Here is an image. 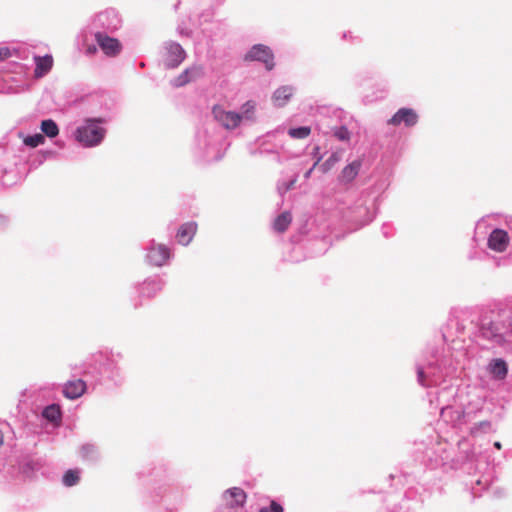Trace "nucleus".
I'll return each mask as SVG.
<instances>
[{
  "mask_svg": "<svg viewBox=\"0 0 512 512\" xmlns=\"http://www.w3.org/2000/svg\"><path fill=\"white\" fill-rule=\"evenodd\" d=\"M501 312H507L509 313V317L507 318L506 320V324L508 326V330H509V333H510V337L512 339V308L511 309H508V310H501Z\"/></svg>",
  "mask_w": 512,
  "mask_h": 512,
  "instance_id": "nucleus-37",
  "label": "nucleus"
},
{
  "mask_svg": "<svg viewBox=\"0 0 512 512\" xmlns=\"http://www.w3.org/2000/svg\"><path fill=\"white\" fill-rule=\"evenodd\" d=\"M3 445V433L0 430V447Z\"/></svg>",
  "mask_w": 512,
  "mask_h": 512,
  "instance_id": "nucleus-46",
  "label": "nucleus"
},
{
  "mask_svg": "<svg viewBox=\"0 0 512 512\" xmlns=\"http://www.w3.org/2000/svg\"><path fill=\"white\" fill-rule=\"evenodd\" d=\"M35 70L34 74L37 78L46 75L53 66V58L51 55L34 56Z\"/></svg>",
  "mask_w": 512,
  "mask_h": 512,
  "instance_id": "nucleus-22",
  "label": "nucleus"
},
{
  "mask_svg": "<svg viewBox=\"0 0 512 512\" xmlns=\"http://www.w3.org/2000/svg\"><path fill=\"white\" fill-rule=\"evenodd\" d=\"M45 137L43 134L36 133L34 135L26 136L23 140V143L31 148L38 147L39 145L44 144Z\"/></svg>",
  "mask_w": 512,
  "mask_h": 512,
  "instance_id": "nucleus-32",
  "label": "nucleus"
},
{
  "mask_svg": "<svg viewBox=\"0 0 512 512\" xmlns=\"http://www.w3.org/2000/svg\"><path fill=\"white\" fill-rule=\"evenodd\" d=\"M291 184L286 187V190H289L291 188Z\"/></svg>",
  "mask_w": 512,
  "mask_h": 512,
  "instance_id": "nucleus-50",
  "label": "nucleus"
},
{
  "mask_svg": "<svg viewBox=\"0 0 512 512\" xmlns=\"http://www.w3.org/2000/svg\"><path fill=\"white\" fill-rule=\"evenodd\" d=\"M8 223V218L3 215V214H0V229L5 227Z\"/></svg>",
  "mask_w": 512,
  "mask_h": 512,
  "instance_id": "nucleus-43",
  "label": "nucleus"
},
{
  "mask_svg": "<svg viewBox=\"0 0 512 512\" xmlns=\"http://www.w3.org/2000/svg\"><path fill=\"white\" fill-rule=\"evenodd\" d=\"M246 498V493L242 488H229L223 492L222 506L216 512H242Z\"/></svg>",
  "mask_w": 512,
  "mask_h": 512,
  "instance_id": "nucleus-10",
  "label": "nucleus"
},
{
  "mask_svg": "<svg viewBox=\"0 0 512 512\" xmlns=\"http://www.w3.org/2000/svg\"><path fill=\"white\" fill-rule=\"evenodd\" d=\"M294 94V87L290 85L281 86L273 93L272 100L275 106L283 107Z\"/></svg>",
  "mask_w": 512,
  "mask_h": 512,
  "instance_id": "nucleus-23",
  "label": "nucleus"
},
{
  "mask_svg": "<svg viewBox=\"0 0 512 512\" xmlns=\"http://www.w3.org/2000/svg\"><path fill=\"white\" fill-rule=\"evenodd\" d=\"M291 184L286 187V190H289L291 188Z\"/></svg>",
  "mask_w": 512,
  "mask_h": 512,
  "instance_id": "nucleus-48",
  "label": "nucleus"
},
{
  "mask_svg": "<svg viewBox=\"0 0 512 512\" xmlns=\"http://www.w3.org/2000/svg\"><path fill=\"white\" fill-rule=\"evenodd\" d=\"M512 241V216H506L500 227H494L488 234L487 247L495 253H504Z\"/></svg>",
  "mask_w": 512,
  "mask_h": 512,
  "instance_id": "nucleus-7",
  "label": "nucleus"
},
{
  "mask_svg": "<svg viewBox=\"0 0 512 512\" xmlns=\"http://www.w3.org/2000/svg\"><path fill=\"white\" fill-rule=\"evenodd\" d=\"M42 416L48 421L56 423L61 420L60 407L57 404L48 405L43 409Z\"/></svg>",
  "mask_w": 512,
  "mask_h": 512,
  "instance_id": "nucleus-27",
  "label": "nucleus"
},
{
  "mask_svg": "<svg viewBox=\"0 0 512 512\" xmlns=\"http://www.w3.org/2000/svg\"><path fill=\"white\" fill-rule=\"evenodd\" d=\"M86 383L81 379L66 382L63 387V395L71 400L81 397L86 391Z\"/></svg>",
  "mask_w": 512,
  "mask_h": 512,
  "instance_id": "nucleus-19",
  "label": "nucleus"
},
{
  "mask_svg": "<svg viewBox=\"0 0 512 512\" xmlns=\"http://www.w3.org/2000/svg\"><path fill=\"white\" fill-rule=\"evenodd\" d=\"M322 157L321 156H318L315 163L312 165V167L307 170L305 173H304V178L307 180L311 177V174L313 172V170L316 168V166L319 164V162L321 161Z\"/></svg>",
  "mask_w": 512,
  "mask_h": 512,
  "instance_id": "nucleus-39",
  "label": "nucleus"
},
{
  "mask_svg": "<svg viewBox=\"0 0 512 512\" xmlns=\"http://www.w3.org/2000/svg\"><path fill=\"white\" fill-rule=\"evenodd\" d=\"M173 257L171 248L165 244L150 240L146 247L145 262L153 267H163Z\"/></svg>",
  "mask_w": 512,
  "mask_h": 512,
  "instance_id": "nucleus-9",
  "label": "nucleus"
},
{
  "mask_svg": "<svg viewBox=\"0 0 512 512\" xmlns=\"http://www.w3.org/2000/svg\"><path fill=\"white\" fill-rule=\"evenodd\" d=\"M122 26V18L115 9H106L95 14L88 24V30L92 35L113 34Z\"/></svg>",
  "mask_w": 512,
  "mask_h": 512,
  "instance_id": "nucleus-6",
  "label": "nucleus"
},
{
  "mask_svg": "<svg viewBox=\"0 0 512 512\" xmlns=\"http://www.w3.org/2000/svg\"><path fill=\"white\" fill-rule=\"evenodd\" d=\"M284 132V128L283 127H278L277 129H275L274 131H271V132H268L266 134V138L267 139H272L274 138L277 134H280V133H283Z\"/></svg>",
  "mask_w": 512,
  "mask_h": 512,
  "instance_id": "nucleus-41",
  "label": "nucleus"
},
{
  "mask_svg": "<svg viewBox=\"0 0 512 512\" xmlns=\"http://www.w3.org/2000/svg\"><path fill=\"white\" fill-rule=\"evenodd\" d=\"M508 317L509 313L507 312L491 311L482 317L479 331L483 338L512 350V339L506 324Z\"/></svg>",
  "mask_w": 512,
  "mask_h": 512,
  "instance_id": "nucleus-1",
  "label": "nucleus"
},
{
  "mask_svg": "<svg viewBox=\"0 0 512 512\" xmlns=\"http://www.w3.org/2000/svg\"><path fill=\"white\" fill-rule=\"evenodd\" d=\"M186 52L183 47L174 41L165 42L162 51L163 65L168 69L178 67L185 59Z\"/></svg>",
  "mask_w": 512,
  "mask_h": 512,
  "instance_id": "nucleus-11",
  "label": "nucleus"
},
{
  "mask_svg": "<svg viewBox=\"0 0 512 512\" xmlns=\"http://www.w3.org/2000/svg\"><path fill=\"white\" fill-rule=\"evenodd\" d=\"M339 160L340 156L337 153H332L320 166L321 171L323 173L328 172Z\"/></svg>",
  "mask_w": 512,
  "mask_h": 512,
  "instance_id": "nucleus-33",
  "label": "nucleus"
},
{
  "mask_svg": "<svg viewBox=\"0 0 512 512\" xmlns=\"http://www.w3.org/2000/svg\"><path fill=\"white\" fill-rule=\"evenodd\" d=\"M424 458L430 462L432 467L446 463L450 458V444L440 439L438 435L433 436L424 450Z\"/></svg>",
  "mask_w": 512,
  "mask_h": 512,
  "instance_id": "nucleus-8",
  "label": "nucleus"
},
{
  "mask_svg": "<svg viewBox=\"0 0 512 512\" xmlns=\"http://www.w3.org/2000/svg\"><path fill=\"white\" fill-rule=\"evenodd\" d=\"M287 133L293 139H306L311 134V128L309 126L290 128Z\"/></svg>",
  "mask_w": 512,
  "mask_h": 512,
  "instance_id": "nucleus-30",
  "label": "nucleus"
},
{
  "mask_svg": "<svg viewBox=\"0 0 512 512\" xmlns=\"http://www.w3.org/2000/svg\"><path fill=\"white\" fill-rule=\"evenodd\" d=\"M486 369L493 379L499 381L504 380L508 374L507 363L501 358L492 359Z\"/></svg>",
  "mask_w": 512,
  "mask_h": 512,
  "instance_id": "nucleus-20",
  "label": "nucleus"
},
{
  "mask_svg": "<svg viewBox=\"0 0 512 512\" xmlns=\"http://www.w3.org/2000/svg\"><path fill=\"white\" fill-rule=\"evenodd\" d=\"M361 165L362 163L360 160H354L353 162L346 165L341 171L339 180L344 183L353 181L358 175Z\"/></svg>",
  "mask_w": 512,
  "mask_h": 512,
  "instance_id": "nucleus-25",
  "label": "nucleus"
},
{
  "mask_svg": "<svg viewBox=\"0 0 512 512\" xmlns=\"http://www.w3.org/2000/svg\"><path fill=\"white\" fill-rule=\"evenodd\" d=\"M223 136L215 128L205 126L199 129L195 135L193 153L196 157L206 160H217L221 158V144Z\"/></svg>",
  "mask_w": 512,
  "mask_h": 512,
  "instance_id": "nucleus-4",
  "label": "nucleus"
},
{
  "mask_svg": "<svg viewBox=\"0 0 512 512\" xmlns=\"http://www.w3.org/2000/svg\"><path fill=\"white\" fill-rule=\"evenodd\" d=\"M342 39L345 41H355L357 39L356 36L353 35L351 31H345L342 33Z\"/></svg>",
  "mask_w": 512,
  "mask_h": 512,
  "instance_id": "nucleus-40",
  "label": "nucleus"
},
{
  "mask_svg": "<svg viewBox=\"0 0 512 512\" xmlns=\"http://www.w3.org/2000/svg\"><path fill=\"white\" fill-rule=\"evenodd\" d=\"M11 57V50L8 47H0V60Z\"/></svg>",
  "mask_w": 512,
  "mask_h": 512,
  "instance_id": "nucleus-38",
  "label": "nucleus"
},
{
  "mask_svg": "<svg viewBox=\"0 0 512 512\" xmlns=\"http://www.w3.org/2000/svg\"><path fill=\"white\" fill-rule=\"evenodd\" d=\"M80 480V471L79 470H68L65 472L62 478V482L66 487H72L76 485Z\"/></svg>",
  "mask_w": 512,
  "mask_h": 512,
  "instance_id": "nucleus-31",
  "label": "nucleus"
},
{
  "mask_svg": "<svg viewBox=\"0 0 512 512\" xmlns=\"http://www.w3.org/2000/svg\"><path fill=\"white\" fill-rule=\"evenodd\" d=\"M292 221L290 212L281 213L274 221L273 228L277 232H284L289 227Z\"/></svg>",
  "mask_w": 512,
  "mask_h": 512,
  "instance_id": "nucleus-28",
  "label": "nucleus"
},
{
  "mask_svg": "<svg viewBox=\"0 0 512 512\" xmlns=\"http://www.w3.org/2000/svg\"><path fill=\"white\" fill-rule=\"evenodd\" d=\"M99 50V47L98 45H94V44H87L85 45V48H84V54L86 56H94Z\"/></svg>",
  "mask_w": 512,
  "mask_h": 512,
  "instance_id": "nucleus-36",
  "label": "nucleus"
},
{
  "mask_svg": "<svg viewBox=\"0 0 512 512\" xmlns=\"http://www.w3.org/2000/svg\"><path fill=\"white\" fill-rule=\"evenodd\" d=\"M204 75V68L201 65H192L186 68L181 74L172 80L174 87H182L192 81L201 78Z\"/></svg>",
  "mask_w": 512,
  "mask_h": 512,
  "instance_id": "nucleus-17",
  "label": "nucleus"
},
{
  "mask_svg": "<svg viewBox=\"0 0 512 512\" xmlns=\"http://www.w3.org/2000/svg\"><path fill=\"white\" fill-rule=\"evenodd\" d=\"M79 457L85 462H96L99 459V449L94 443H84L78 449Z\"/></svg>",
  "mask_w": 512,
  "mask_h": 512,
  "instance_id": "nucleus-24",
  "label": "nucleus"
},
{
  "mask_svg": "<svg viewBox=\"0 0 512 512\" xmlns=\"http://www.w3.org/2000/svg\"><path fill=\"white\" fill-rule=\"evenodd\" d=\"M373 218H374L373 216H369V217H368V218H367V219L362 223V225H366V224L370 223V222L373 220Z\"/></svg>",
  "mask_w": 512,
  "mask_h": 512,
  "instance_id": "nucleus-44",
  "label": "nucleus"
},
{
  "mask_svg": "<svg viewBox=\"0 0 512 512\" xmlns=\"http://www.w3.org/2000/svg\"><path fill=\"white\" fill-rule=\"evenodd\" d=\"M214 120L226 130H234L242 125L256 122V103L252 100L245 102L239 111L227 110L221 105L212 108Z\"/></svg>",
  "mask_w": 512,
  "mask_h": 512,
  "instance_id": "nucleus-2",
  "label": "nucleus"
},
{
  "mask_svg": "<svg viewBox=\"0 0 512 512\" xmlns=\"http://www.w3.org/2000/svg\"><path fill=\"white\" fill-rule=\"evenodd\" d=\"M334 135L341 141H348L350 139V131L345 126H341L334 131Z\"/></svg>",
  "mask_w": 512,
  "mask_h": 512,
  "instance_id": "nucleus-34",
  "label": "nucleus"
},
{
  "mask_svg": "<svg viewBox=\"0 0 512 512\" xmlns=\"http://www.w3.org/2000/svg\"><path fill=\"white\" fill-rule=\"evenodd\" d=\"M452 368V361L438 353L432 354L425 364L416 365L417 382L422 387H432L441 383Z\"/></svg>",
  "mask_w": 512,
  "mask_h": 512,
  "instance_id": "nucleus-3",
  "label": "nucleus"
},
{
  "mask_svg": "<svg viewBox=\"0 0 512 512\" xmlns=\"http://www.w3.org/2000/svg\"><path fill=\"white\" fill-rule=\"evenodd\" d=\"M165 282L159 277L148 278L138 287L140 296L152 298L156 296L164 287Z\"/></svg>",
  "mask_w": 512,
  "mask_h": 512,
  "instance_id": "nucleus-18",
  "label": "nucleus"
},
{
  "mask_svg": "<svg viewBox=\"0 0 512 512\" xmlns=\"http://www.w3.org/2000/svg\"><path fill=\"white\" fill-rule=\"evenodd\" d=\"M259 512H283V507L279 503L272 501L269 506L261 508Z\"/></svg>",
  "mask_w": 512,
  "mask_h": 512,
  "instance_id": "nucleus-35",
  "label": "nucleus"
},
{
  "mask_svg": "<svg viewBox=\"0 0 512 512\" xmlns=\"http://www.w3.org/2000/svg\"><path fill=\"white\" fill-rule=\"evenodd\" d=\"M103 123V119L100 118L85 119L74 132L75 140L87 148L100 145L106 135Z\"/></svg>",
  "mask_w": 512,
  "mask_h": 512,
  "instance_id": "nucleus-5",
  "label": "nucleus"
},
{
  "mask_svg": "<svg viewBox=\"0 0 512 512\" xmlns=\"http://www.w3.org/2000/svg\"><path fill=\"white\" fill-rule=\"evenodd\" d=\"M33 470V467L31 466L30 463H26L24 466H23V473L26 475V476H30V473L31 471Z\"/></svg>",
  "mask_w": 512,
  "mask_h": 512,
  "instance_id": "nucleus-42",
  "label": "nucleus"
},
{
  "mask_svg": "<svg viewBox=\"0 0 512 512\" xmlns=\"http://www.w3.org/2000/svg\"><path fill=\"white\" fill-rule=\"evenodd\" d=\"M246 59L263 62L267 70L274 67L273 53L268 46L263 44L254 45L246 54Z\"/></svg>",
  "mask_w": 512,
  "mask_h": 512,
  "instance_id": "nucleus-14",
  "label": "nucleus"
},
{
  "mask_svg": "<svg viewBox=\"0 0 512 512\" xmlns=\"http://www.w3.org/2000/svg\"><path fill=\"white\" fill-rule=\"evenodd\" d=\"M196 231L197 224L195 222H187L182 224L176 234L178 243L187 246L192 241Z\"/></svg>",
  "mask_w": 512,
  "mask_h": 512,
  "instance_id": "nucleus-21",
  "label": "nucleus"
},
{
  "mask_svg": "<svg viewBox=\"0 0 512 512\" xmlns=\"http://www.w3.org/2000/svg\"><path fill=\"white\" fill-rule=\"evenodd\" d=\"M418 121L419 115L414 109L403 107L398 109L387 123L392 126L403 125L406 128H411L414 127Z\"/></svg>",
  "mask_w": 512,
  "mask_h": 512,
  "instance_id": "nucleus-13",
  "label": "nucleus"
},
{
  "mask_svg": "<svg viewBox=\"0 0 512 512\" xmlns=\"http://www.w3.org/2000/svg\"><path fill=\"white\" fill-rule=\"evenodd\" d=\"M440 417L446 423L451 424L453 427L462 428L464 425H467L465 420V416L461 408H456L453 406H445L441 408Z\"/></svg>",
  "mask_w": 512,
  "mask_h": 512,
  "instance_id": "nucleus-16",
  "label": "nucleus"
},
{
  "mask_svg": "<svg viewBox=\"0 0 512 512\" xmlns=\"http://www.w3.org/2000/svg\"><path fill=\"white\" fill-rule=\"evenodd\" d=\"M314 151H315V153H318L319 152V147H315Z\"/></svg>",
  "mask_w": 512,
  "mask_h": 512,
  "instance_id": "nucleus-47",
  "label": "nucleus"
},
{
  "mask_svg": "<svg viewBox=\"0 0 512 512\" xmlns=\"http://www.w3.org/2000/svg\"><path fill=\"white\" fill-rule=\"evenodd\" d=\"M484 405V397L477 394L469 395L468 401L462 405V411L467 424L478 416V414L483 410Z\"/></svg>",
  "mask_w": 512,
  "mask_h": 512,
  "instance_id": "nucleus-15",
  "label": "nucleus"
},
{
  "mask_svg": "<svg viewBox=\"0 0 512 512\" xmlns=\"http://www.w3.org/2000/svg\"><path fill=\"white\" fill-rule=\"evenodd\" d=\"M291 184L286 187V190H289L291 188Z\"/></svg>",
  "mask_w": 512,
  "mask_h": 512,
  "instance_id": "nucleus-49",
  "label": "nucleus"
},
{
  "mask_svg": "<svg viewBox=\"0 0 512 512\" xmlns=\"http://www.w3.org/2000/svg\"><path fill=\"white\" fill-rule=\"evenodd\" d=\"M40 129L42 133L49 138H54L59 134L58 125L52 119L43 120L41 122Z\"/></svg>",
  "mask_w": 512,
  "mask_h": 512,
  "instance_id": "nucleus-29",
  "label": "nucleus"
},
{
  "mask_svg": "<svg viewBox=\"0 0 512 512\" xmlns=\"http://www.w3.org/2000/svg\"><path fill=\"white\" fill-rule=\"evenodd\" d=\"M492 423L488 420L480 421L470 427L469 433L473 437H478L492 432Z\"/></svg>",
  "mask_w": 512,
  "mask_h": 512,
  "instance_id": "nucleus-26",
  "label": "nucleus"
},
{
  "mask_svg": "<svg viewBox=\"0 0 512 512\" xmlns=\"http://www.w3.org/2000/svg\"><path fill=\"white\" fill-rule=\"evenodd\" d=\"M99 50L108 58L118 57L122 50L123 45L119 39L110 36V34H101L97 32L93 35Z\"/></svg>",
  "mask_w": 512,
  "mask_h": 512,
  "instance_id": "nucleus-12",
  "label": "nucleus"
},
{
  "mask_svg": "<svg viewBox=\"0 0 512 512\" xmlns=\"http://www.w3.org/2000/svg\"><path fill=\"white\" fill-rule=\"evenodd\" d=\"M494 447L496 449H501L502 445H501V443L499 441H496V442H494Z\"/></svg>",
  "mask_w": 512,
  "mask_h": 512,
  "instance_id": "nucleus-45",
  "label": "nucleus"
}]
</instances>
